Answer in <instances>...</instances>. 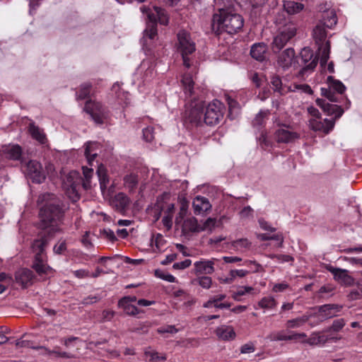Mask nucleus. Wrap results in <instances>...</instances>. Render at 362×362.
<instances>
[{"mask_svg":"<svg viewBox=\"0 0 362 362\" xmlns=\"http://www.w3.org/2000/svg\"><path fill=\"white\" fill-rule=\"evenodd\" d=\"M37 204L40 206V227L42 228L37 238L31 245L34 257H46L45 249L49 242L59 233L64 232V214L69 209V205L60 197L54 194L44 193L37 199Z\"/></svg>","mask_w":362,"mask_h":362,"instance_id":"1","label":"nucleus"},{"mask_svg":"<svg viewBox=\"0 0 362 362\" xmlns=\"http://www.w3.org/2000/svg\"><path fill=\"white\" fill-rule=\"evenodd\" d=\"M182 90L186 98H190L185 105L183 119L192 126H201L204 123V101L199 98L202 90L196 86L190 74H185L181 80Z\"/></svg>","mask_w":362,"mask_h":362,"instance_id":"2","label":"nucleus"},{"mask_svg":"<svg viewBox=\"0 0 362 362\" xmlns=\"http://www.w3.org/2000/svg\"><path fill=\"white\" fill-rule=\"evenodd\" d=\"M143 13H146L148 22L146 29L144 31V36L141 39L144 47L151 49V42L154 41L158 36L157 23L163 25H168L169 23V14L163 8L158 6L148 8L143 6L140 8Z\"/></svg>","mask_w":362,"mask_h":362,"instance_id":"3","label":"nucleus"},{"mask_svg":"<svg viewBox=\"0 0 362 362\" xmlns=\"http://www.w3.org/2000/svg\"><path fill=\"white\" fill-rule=\"evenodd\" d=\"M243 25V17L229 8H219L218 12L213 16L212 28L218 33L226 32L235 34L241 30Z\"/></svg>","mask_w":362,"mask_h":362,"instance_id":"4","label":"nucleus"},{"mask_svg":"<svg viewBox=\"0 0 362 362\" xmlns=\"http://www.w3.org/2000/svg\"><path fill=\"white\" fill-rule=\"evenodd\" d=\"M316 104L327 115H334V117L333 119H325L323 120L321 119V117H320V119H310L309 120L310 127L315 132H320L327 134L333 129L336 120L343 115L344 110L341 106L330 104L325 100L321 98L316 100Z\"/></svg>","mask_w":362,"mask_h":362,"instance_id":"5","label":"nucleus"},{"mask_svg":"<svg viewBox=\"0 0 362 362\" xmlns=\"http://www.w3.org/2000/svg\"><path fill=\"white\" fill-rule=\"evenodd\" d=\"M327 29L325 24L319 21L313 30V38L318 45L321 66L325 65L329 58L330 42L327 40Z\"/></svg>","mask_w":362,"mask_h":362,"instance_id":"6","label":"nucleus"},{"mask_svg":"<svg viewBox=\"0 0 362 362\" xmlns=\"http://www.w3.org/2000/svg\"><path fill=\"white\" fill-rule=\"evenodd\" d=\"M177 37L178 41L177 50L182 54L183 64L185 67L189 68V58L187 56L195 52V43L192 40L190 34L185 30L179 31Z\"/></svg>","mask_w":362,"mask_h":362,"instance_id":"7","label":"nucleus"},{"mask_svg":"<svg viewBox=\"0 0 362 362\" xmlns=\"http://www.w3.org/2000/svg\"><path fill=\"white\" fill-rule=\"evenodd\" d=\"M296 34V25L289 22L279 28V32L272 42L274 52L280 51Z\"/></svg>","mask_w":362,"mask_h":362,"instance_id":"8","label":"nucleus"},{"mask_svg":"<svg viewBox=\"0 0 362 362\" xmlns=\"http://www.w3.org/2000/svg\"><path fill=\"white\" fill-rule=\"evenodd\" d=\"M225 106L218 100H214L206 107L204 123L209 126L218 124L223 118Z\"/></svg>","mask_w":362,"mask_h":362,"instance_id":"9","label":"nucleus"},{"mask_svg":"<svg viewBox=\"0 0 362 362\" xmlns=\"http://www.w3.org/2000/svg\"><path fill=\"white\" fill-rule=\"evenodd\" d=\"M84 110L90 115L96 124H103L108 116L107 108L100 102L89 100L86 103Z\"/></svg>","mask_w":362,"mask_h":362,"instance_id":"10","label":"nucleus"},{"mask_svg":"<svg viewBox=\"0 0 362 362\" xmlns=\"http://www.w3.org/2000/svg\"><path fill=\"white\" fill-rule=\"evenodd\" d=\"M26 177L33 182L42 183L46 177L41 163L37 160H30L23 166Z\"/></svg>","mask_w":362,"mask_h":362,"instance_id":"11","label":"nucleus"},{"mask_svg":"<svg viewBox=\"0 0 362 362\" xmlns=\"http://www.w3.org/2000/svg\"><path fill=\"white\" fill-rule=\"evenodd\" d=\"M306 337L307 334L304 332H296L282 329L271 332L267 335V339L270 341H298V339L305 338Z\"/></svg>","mask_w":362,"mask_h":362,"instance_id":"12","label":"nucleus"},{"mask_svg":"<svg viewBox=\"0 0 362 362\" xmlns=\"http://www.w3.org/2000/svg\"><path fill=\"white\" fill-rule=\"evenodd\" d=\"M326 269L332 274L334 279L344 286H351L354 284V279L349 274V271L344 269L334 267L330 264L325 267Z\"/></svg>","mask_w":362,"mask_h":362,"instance_id":"13","label":"nucleus"},{"mask_svg":"<svg viewBox=\"0 0 362 362\" xmlns=\"http://www.w3.org/2000/svg\"><path fill=\"white\" fill-rule=\"evenodd\" d=\"M15 282L22 288H26L32 286L35 280L36 276L32 270L28 268H21L15 272Z\"/></svg>","mask_w":362,"mask_h":362,"instance_id":"14","label":"nucleus"},{"mask_svg":"<svg viewBox=\"0 0 362 362\" xmlns=\"http://www.w3.org/2000/svg\"><path fill=\"white\" fill-rule=\"evenodd\" d=\"M47 257H34L32 264V268L35 271L37 275L45 279L47 276L52 274L53 269L47 263Z\"/></svg>","mask_w":362,"mask_h":362,"instance_id":"15","label":"nucleus"},{"mask_svg":"<svg viewBox=\"0 0 362 362\" xmlns=\"http://www.w3.org/2000/svg\"><path fill=\"white\" fill-rule=\"evenodd\" d=\"M216 259H201L194 263V273L198 274H211L214 272V263Z\"/></svg>","mask_w":362,"mask_h":362,"instance_id":"16","label":"nucleus"},{"mask_svg":"<svg viewBox=\"0 0 362 362\" xmlns=\"http://www.w3.org/2000/svg\"><path fill=\"white\" fill-rule=\"evenodd\" d=\"M301 64L304 65V70L310 69L313 70L317 66V59L314 57L313 51L308 48H303L300 53Z\"/></svg>","mask_w":362,"mask_h":362,"instance_id":"17","label":"nucleus"},{"mask_svg":"<svg viewBox=\"0 0 362 362\" xmlns=\"http://www.w3.org/2000/svg\"><path fill=\"white\" fill-rule=\"evenodd\" d=\"M204 231V227L198 223L197 219L194 217L186 218L182 225V233L185 235L196 233Z\"/></svg>","mask_w":362,"mask_h":362,"instance_id":"18","label":"nucleus"},{"mask_svg":"<svg viewBox=\"0 0 362 362\" xmlns=\"http://www.w3.org/2000/svg\"><path fill=\"white\" fill-rule=\"evenodd\" d=\"M299 137L296 132L286 128H279L275 132L274 138L278 143H290Z\"/></svg>","mask_w":362,"mask_h":362,"instance_id":"19","label":"nucleus"},{"mask_svg":"<svg viewBox=\"0 0 362 362\" xmlns=\"http://www.w3.org/2000/svg\"><path fill=\"white\" fill-rule=\"evenodd\" d=\"M278 65L284 69H288L295 64V51L292 48L285 49L279 56L277 61Z\"/></svg>","mask_w":362,"mask_h":362,"instance_id":"20","label":"nucleus"},{"mask_svg":"<svg viewBox=\"0 0 362 362\" xmlns=\"http://www.w3.org/2000/svg\"><path fill=\"white\" fill-rule=\"evenodd\" d=\"M192 206L194 214L199 215L209 211L211 208V204L207 198L197 196L193 200Z\"/></svg>","mask_w":362,"mask_h":362,"instance_id":"21","label":"nucleus"},{"mask_svg":"<svg viewBox=\"0 0 362 362\" xmlns=\"http://www.w3.org/2000/svg\"><path fill=\"white\" fill-rule=\"evenodd\" d=\"M130 203V199L124 193L117 194L112 199L111 204L119 212H124L127 210Z\"/></svg>","mask_w":362,"mask_h":362,"instance_id":"22","label":"nucleus"},{"mask_svg":"<svg viewBox=\"0 0 362 362\" xmlns=\"http://www.w3.org/2000/svg\"><path fill=\"white\" fill-rule=\"evenodd\" d=\"M215 333L218 339L223 341L233 340L235 337V332L231 326L223 325L216 329Z\"/></svg>","mask_w":362,"mask_h":362,"instance_id":"23","label":"nucleus"},{"mask_svg":"<svg viewBox=\"0 0 362 362\" xmlns=\"http://www.w3.org/2000/svg\"><path fill=\"white\" fill-rule=\"evenodd\" d=\"M267 50V48L264 43H255L251 47L250 55L253 59L262 62L266 58Z\"/></svg>","mask_w":362,"mask_h":362,"instance_id":"24","label":"nucleus"},{"mask_svg":"<svg viewBox=\"0 0 362 362\" xmlns=\"http://www.w3.org/2000/svg\"><path fill=\"white\" fill-rule=\"evenodd\" d=\"M343 306L338 304H325L319 307V312L323 314L325 318H332L340 312Z\"/></svg>","mask_w":362,"mask_h":362,"instance_id":"25","label":"nucleus"},{"mask_svg":"<svg viewBox=\"0 0 362 362\" xmlns=\"http://www.w3.org/2000/svg\"><path fill=\"white\" fill-rule=\"evenodd\" d=\"M98 144L95 142L89 141L86 144L84 154L90 165H93V162L98 156Z\"/></svg>","mask_w":362,"mask_h":362,"instance_id":"26","label":"nucleus"},{"mask_svg":"<svg viewBox=\"0 0 362 362\" xmlns=\"http://www.w3.org/2000/svg\"><path fill=\"white\" fill-rule=\"evenodd\" d=\"M284 8L288 14L295 15L303 10L304 4L294 1H285Z\"/></svg>","mask_w":362,"mask_h":362,"instance_id":"27","label":"nucleus"},{"mask_svg":"<svg viewBox=\"0 0 362 362\" xmlns=\"http://www.w3.org/2000/svg\"><path fill=\"white\" fill-rule=\"evenodd\" d=\"M320 23L329 28L332 29L337 23V18L334 10L327 11L323 14L322 18L320 21Z\"/></svg>","mask_w":362,"mask_h":362,"instance_id":"28","label":"nucleus"},{"mask_svg":"<svg viewBox=\"0 0 362 362\" xmlns=\"http://www.w3.org/2000/svg\"><path fill=\"white\" fill-rule=\"evenodd\" d=\"M6 156L12 160H21L22 156V148L19 145H10L4 150Z\"/></svg>","mask_w":362,"mask_h":362,"instance_id":"29","label":"nucleus"},{"mask_svg":"<svg viewBox=\"0 0 362 362\" xmlns=\"http://www.w3.org/2000/svg\"><path fill=\"white\" fill-rule=\"evenodd\" d=\"M329 85V89L337 92L339 94H342L346 90V86L339 80L335 79L333 76H329L327 78Z\"/></svg>","mask_w":362,"mask_h":362,"instance_id":"30","label":"nucleus"},{"mask_svg":"<svg viewBox=\"0 0 362 362\" xmlns=\"http://www.w3.org/2000/svg\"><path fill=\"white\" fill-rule=\"evenodd\" d=\"M97 174L99 179L100 187L103 192L105 191L109 183V178L107 175L106 169L103 165H100L97 170Z\"/></svg>","mask_w":362,"mask_h":362,"instance_id":"31","label":"nucleus"},{"mask_svg":"<svg viewBox=\"0 0 362 362\" xmlns=\"http://www.w3.org/2000/svg\"><path fill=\"white\" fill-rule=\"evenodd\" d=\"M310 319L308 315H303L296 318L291 319L286 321V327L287 329H294L302 327Z\"/></svg>","mask_w":362,"mask_h":362,"instance_id":"32","label":"nucleus"},{"mask_svg":"<svg viewBox=\"0 0 362 362\" xmlns=\"http://www.w3.org/2000/svg\"><path fill=\"white\" fill-rule=\"evenodd\" d=\"M83 177L82 178V187L84 189H89L91 188V179L93 176V170L88 167L83 166L82 168Z\"/></svg>","mask_w":362,"mask_h":362,"instance_id":"33","label":"nucleus"},{"mask_svg":"<svg viewBox=\"0 0 362 362\" xmlns=\"http://www.w3.org/2000/svg\"><path fill=\"white\" fill-rule=\"evenodd\" d=\"M272 88L280 95H284L287 90L286 87L282 86L281 79L278 76H272L270 81Z\"/></svg>","mask_w":362,"mask_h":362,"instance_id":"34","label":"nucleus"},{"mask_svg":"<svg viewBox=\"0 0 362 362\" xmlns=\"http://www.w3.org/2000/svg\"><path fill=\"white\" fill-rule=\"evenodd\" d=\"M29 132L33 139H36L37 141L42 144H44L45 142V134L38 127L35 126L33 123L30 124Z\"/></svg>","mask_w":362,"mask_h":362,"instance_id":"35","label":"nucleus"},{"mask_svg":"<svg viewBox=\"0 0 362 362\" xmlns=\"http://www.w3.org/2000/svg\"><path fill=\"white\" fill-rule=\"evenodd\" d=\"M144 355L146 357V360L149 362H158L159 361H165L167 358L165 354L160 356L157 351L151 349V348H148L145 350Z\"/></svg>","mask_w":362,"mask_h":362,"instance_id":"36","label":"nucleus"},{"mask_svg":"<svg viewBox=\"0 0 362 362\" xmlns=\"http://www.w3.org/2000/svg\"><path fill=\"white\" fill-rule=\"evenodd\" d=\"M269 115V110H260L255 116L254 119L252 120V125L255 127L259 128L262 127L264 122L265 120L267 119L268 116Z\"/></svg>","mask_w":362,"mask_h":362,"instance_id":"37","label":"nucleus"},{"mask_svg":"<svg viewBox=\"0 0 362 362\" xmlns=\"http://www.w3.org/2000/svg\"><path fill=\"white\" fill-rule=\"evenodd\" d=\"M139 182L138 176L135 174H129L124 177V185L129 191H133Z\"/></svg>","mask_w":362,"mask_h":362,"instance_id":"38","label":"nucleus"},{"mask_svg":"<svg viewBox=\"0 0 362 362\" xmlns=\"http://www.w3.org/2000/svg\"><path fill=\"white\" fill-rule=\"evenodd\" d=\"M92 85L90 83H84L81 85L78 91L76 92V98L83 100L86 98L90 92Z\"/></svg>","mask_w":362,"mask_h":362,"instance_id":"39","label":"nucleus"},{"mask_svg":"<svg viewBox=\"0 0 362 362\" xmlns=\"http://www.w3.org/2000/svg\"><path fill=\"white\" fill-rule=\"evenodd\" d=\"M118 306L120 308H122L124 310V312L128 315L134 316L139 314V309L135 305H133L129 303H121V302H118Z\"/></svg>","mask_w":362,"mask_h":362,"instance_id":"40","label":"nucleus"},{"mask_svg":"<svg viewBox=\"0 0 362 362\" xmlns=\"http://www.w3.org/2000/svg\"><path fill=\"white\" fill-rule=\"evenodd\" d=\"M276 300L272 297H264L258 303V305L262 308H274L276 306Z\"/></svg>","mask_w":362,"mask_h":362,"instance_id":"41","label":"nucleus"},{"mask_svg":"<svg viewBox=\"0 0 362 362\" xmlns=\"http://www.w3.org/2000/svg\"><path fill=\"white\" fill-rule=\"evenodd\" d=\"M346 325L344 319L340 318L333 321L332 325L325 329V332H338L341 330Z\"/></svg>","mask_w":362,"mask_h":362,"instance_id":"42","label":"nucleus"},{"mask_svg":"<svg viewBox=\"0 0 362 362\" xmlns=\"http://www.w3.org/2000/svg\"><path fill=\"white\" fill-rule=\"evenodd\" d=\"M253 290L254 288L251 286H240L236 291L233 292L232 297L235 300L239 301L240 296L249 293Z\"/></svg>","mask_w":362,"mask_h":362,"instance_id":"43","label":"nucleus"},{"mask_svg":"<svg viewBox=\"0 0 362 362\" xmlns=\"http://www.w3.org/2000/svg\"><path fill=\"white\" fill-rule=\"evenodd\" d=\"M259 239L261 240H274L279 242V246L281 247L284 243V237L281 233H276L273 235H269L266 233L259 234L258 235Z\"/></svg>","mask_w":362,"mask_h":362,"instance_id":"44","label":"nucleus"},{"mask_svg":"<svg viewBox=\"0 0 362 362\" xmlns=\"http://www.w3.org/2000/svg\"><path fill=\"white\" fill-rule=\"evenodd\" d=\"M321 93L323 96L327 98L330 102H337L338 98L334 90L329 88H322Z\"/></svg>","mask_w":362,"mask_h":362,"instance_id":"45","label":"nucleus"},{"mask_svg":"<svg viewBox=\"0 0 362 362\" xmlns=\"http://www.w3.org/2000/svg\"><path fill=\"white\" fill-rule=\"evenodd\" d=\"M199 285L205 289H209L212 284V279L208 276H202L197 279Z\"/></svg>","mask_w":362,"mask_h":362,"instance_id":"46","label":"nucleus"},{"mask_svg":"<svg viewBox=\"0 0 362 362\" xmlns=\"http://www.w3.org/2000/svg\"><path fill=\"white\" fill-rule=\"evenodd\" d=\"M226 101L228 105L229 113L237 112L240 109L239 103L230 96L226 97Z\"/></svg>","mask_w":362,"mask_h":362,"instance_id":"47","label":"nucleus"},{"mask_svg":"<svg viewBox=\"0 0 362 362\" xmlns=\"http://www.w3.org/2000/svg\"><path fill=\"white\" fill-rule=\"evenodd\" d=\"M300 340H301L302 343L308 344H309L310 346H316V345L319 344V341H317V332H313L310 334L309 338H307V337H306L305 338L300 339Z\"/></svg>","mask_w":362,"mask_h":362,"instance_id":"48","label":"nucleus"},{"mask_svg":"<svg viewBox=\"0 0 362 362\" xmlns=\"http://www.w3.org/2000/svg\"><path fill=\"white\" fill-rule=\"evenodd\" d=\"M143 138L147 142H151L154 139L153 128L148 127L143 129Z\"/></svg>","mask_w":362,"mask_h":362,"instance_id":"49","label":"nucleus"},{"mask_svg":"<svg viewBox=\"0 0 362 362\" xmlns=\"http://www.w3.org/2000/svg\"><path fill=\"white\" fill-rule=\"evenodd\" d=\"M232 245L236 249L247 248L250 247V243L246 238H242L233 242Z\"/></svg>","mask_w":362,"mask_h":362,"instance_id":"50","label":"nucleus"},{"mask_svg":"<svg viewBox=\"0 0 362 362\" xmlns=\"http://www.w3.org/2000/svg\"><path fill=\"white\" fill-rule=\"evenodd\" d=\"M15 345L17 348H31V349H37V347L33 346L32 341L25 339H18L15 341Z\"/></svg>","mask_w":362,"mask_h":362,"instance_id":"51","label":"nucleus"},{"mask_svg":"<svg viewBox=\"0 0 362 362\" xmlns=\"http://www.w3.org/2000/svg\"><path fill=\"white\" fill-rule=\"evenodd\" d=\"M156 275L159 277L160 279L165 280L168 282H175V277L173 276L170 274L168 273H164L163 272H160L158 270L156 271Z\"/></svg>","mask_w":362,"mask_h":362,"instance_id":"52","label":"nucleus"},{"mask_svg":"<svg viewBox=\"0 0 362 362\" xmlns=\"http://www.w3.org/2000/svg\"><path fill=\"white\" fill-rule=\"evenodd\" d=\"M40 348L46 349V351H47L48 354H55L57 356H59L61 358H71L73 357V356L68 352L59 351H55V350L50 351L43 346H40Z\"/></svg>","mask_w":362,"mask_h":362,"instance_id":"53","label":"nucleus"},{"mask_svg":"<svg viewBox=\"0 0 362 362\" xmlns=\"http://www.w3.org/2000/svg\"><path fill=\"white\" fill-rule=\"evenodd\" d=\"M255 351V346L252 342H248L240 347L241 354H250Z\"/></svg>","mask_w":362,"mask_h":362,"instance_id":"54","label":"nucleus"},{"mask_svg":"<svg viewBox=\"0 0 362 362\" xmlns=\"http://www.w3.org/2000/svg\"><path fill=\"white\" fill-rule=\"evenodd\" d=\"M101 298L102 297L100 295L89 296L83 298V300H82V304L90 305L96 302H98Z\"/></svg>","mask_w":362,"mask_h":362,"instance_id":"55","label":"nucleus"},{"mask_svg":"<svg viewBox=\"0 0 362 362\" xmlns=\"http://www.w3.org/2000/svg\"><path fill=\"white\" fill-rule=\"evenodd\" d=\"M66 250V243L65 240L59 242L54 246V252L58 255L62 254Z\"/></svg>","mask_w":362,"mask_h":362,"instance_id":"56","label":"nucleus"},{"mask_svg":"<svg viewBox=\"0 0 362 362\" xmlns=\"http://www.w3.org/2000/svg\"><path fill=\"white\" fill-rule=\"evenodd\" d=\"M192 264V260L186 259L185 260L180 262H176L173 264V267L175 269H184L189 267Z\"/></svg>","mask_w":362,"mask_h":362,"instance_id":"57","label":"nucleus"},{"mask_svg":"<svg viewBox=\"0 0 362 362\" xmlns=\"http://www.w3.org/2000/svg\"><path fill=\"white\" fill-rule=\"evenodd\" d=\"M248 274V271L244 269H234L230 270V280H233L236 276L244 277Z\"/></svg>","mask_w":362,"mask_h":362,"instance_id":"58","label":"nucleus"},{"mask_svg":"<svg viewBox=\"0 0 362 362\" xmlns=\"http://www.w3.org/2000/svg\"><path fill=\"white\" fill-rule=\"evenodd\" d=\"M349 298L351 300H357L362 298V287L358 288L357 290L351 291L349 294Z\"/></svg>","mask_w":362,"mask_h":362,"instance_id":"59","label":"nucleus"},{"mask_svg":"<svg viewBox=\"0 0 362 362\" xmlns=\"http://www.w3.org/2000/svg\"><path fill=\"white\" fill-rule=\"evenodd\" d=\"M272 258L276 259L280 262H288L293 260V258L288 255H274Z\"/></svg>","mask_w":362,"mask_h":362,"instance_id":"60","label":"nucleus"},{"mask_svg":"<svg viewBox=\"0 0 362 362\" xmlns=\"http://www.w3.org/2000/svg\"><path fill=\"white\" fill-rule=\"evenodd\" d=\"M74 274L76 278L83 279L90 277V274L88 270L86 269H78L74 272Z\"/></svg>","mask_w":362,"mask_h":362,"instance_id":"61","label":"nucleus"},{"mask_svg":"<svg viewBox=\"0 0 362 362\" xmlns=\"http://www.w3.org/2000/svg\"><path fill=\"white\" fill-rule=\"evenodd\" d=\"M102 234L108 240L111 241H115L117 238L115 235V233L111 229L107 228L103 229L102 231Z\"/></svg>","mask_w":362,"mask_h":362,"instance_id":"62","label":"nucleus"},{"mask_svg":"<svg viewBox=\"0 0 362 362\" xmlns=\"http://www.w3.org/2000/svg\"><path fill=\"white\" fill-rule=\"evenodd\" d=\"M334 290V287L330 284L325 285L322 286L318 291V293L320 295V297H323L324 293H329L332 292Z\"/></svg>","mask_w":362,"mask_h":362,"instance_id":"63","label":"nucleus"},{"mask_svg":"<svg viewBox=\"0 0 362 362\" xmlns=\"http://www.w3.org/2000/svg\"><path fill=\"white\" fill-rule=\"evenodd\" d=\"M288 288V284L286 283L276 284L272 288L274 292H283Z\"/></svg>","mask_w":362,"mask_h":362,"instance_id":"64","label":"nucleus"}]
</instances>
